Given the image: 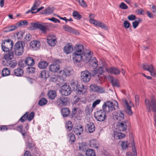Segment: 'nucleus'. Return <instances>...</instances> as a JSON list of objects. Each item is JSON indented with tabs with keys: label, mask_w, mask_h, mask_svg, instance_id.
Instances as JSON below:
<instances>
[{
	"label": "nucleus",
	"mask_w": 156,
	"mask_h": 156,
	"mask_svg": "<svg viewBox=\"0 0 156 156\" xmlns=\"http://www.w3.org/2000/svg\"><path fill=\"white\" fill-rule=\"evenodd\" d=\"M84 47L82 44H76L74 48V52L73 53V60L76 63L79 62L83 57L86 58L87 61L89 60L91 57V52L89 51L87 53H84Z\"/></svg>",
	"instance_id": "nucleus-1"
},
{
	"label": "nucleus",
	"mask_w": 156,
	"mask_h": 156,
	"mask_svg": "<svg viewBox=\"0 0 156 156\" xmlns=\"http://www.w3.org/2000/svg\"><path fill=\"white\" fill-rule=\"evenodd\" d=\"M145 103L147 111L150 112L152 111L155 113L154 119L155 122V126L156 127V100L155 96L152 95L150 101L146 99L145 100Z\"/></svg>",
	"instance_id": "nucleus-2"
},
{
	"label": "nucleus",
	"mask_w": 156,
	"mask_h": 156,
	"mask_svg": "<svg viewBox=\"0 0 156 156\" xmlns=\"http://www.w3.org/2000/svg\"><path fill=\"white\" fill-rule=\"evenodd\" d=\"M119 106L118 102L115 100L113 101H108L105 102L102 105V108L108 113L117 109Z\"/></svg>",
	"instance_id": "nucleus-3"
},
{
	"label": "nucleus",
	"mask_w": 156,
	"mask_h": 156,
	"mask_svg": "<svg viewBox=\"0 0 156 156\" xmlns=\"http://www.w3.org/2000/svg\"><path fill=\"white\" fill-rule=\"evenodd\" d=\"M26 125L25 126V129H23V126L22 125H20L19 126L15 127L14 129L20 132L22 135L23 138H28L29 139H31V136L30 135L29 132L28 130L29 129L30 125L28 123H25Z\"/></svg>",
	"instance_id": "nucleus-4"
},
{
	"label": "nucleus",
	"mask_w": 156,
	"mask_h": 156,
	"mask_svg": "<svg viewBox=\"0 0 156 156\" xmlns=\"http://www.w3.org/2000/svg\"><path fill=\"white\" fill-rule=\"evenodd\" d=\"M89 61L90 66H91V67H93L94 69L97 72H98L99 75L101 76H103V75H102L103 73L104 69H105V67L103 66H99L97 68L98 66V61L95 57H94L92 59L90 58Z\"/></svg>",
	"instance_id": "nucleus-5"
},
{
	"label": "nucleus",
	"mask_w": 156,
	"mask_h": 156,
	"mask_svg": "<svg viewBox=\"0 0 156 156\" xmlns=\"http://www.w3.org/2000/svg\"><path fill=\"white\" fill-rule=\"evenodd\" d=\"M25 46V43L23 41L16 42L13 47V51L15 54L18 56L21 55L23 52L24 48Z\"/></svg>",
	"instance_id": "nucleus-6"
},
{
	"label": "nucleus",
	"mask_w": 156,
	"mask_h": 156,
	"mask_svg": "<svg viewBox=\"0 0 156 156\" xmlns=\"http://www.w3.org/2000/svg\"><path fill=\"white\" fill-rule=\"evenodd\" d=\"M13 45L14 43L12 40L5 39L3 41L2 43V49L3 51L7 52L12 49Z\"/></svg>",
	"instance_id": "nucleus-7"
},
{
	"label": "nucleus",
	"mask_w": 156,
	"mask_h": 156,
	"mask_svg": "<svg viewBox=\"0 0 156 156\" xmlns=\"http://www.w3.org/2000/svg\"><path fill=\"white\" fill-rule=\"evenodd\" d=\"M44 24L45 23H44L39 22H32L30 23L31 27H33V30L39 29L41 30L44 34H46L47 27L46 25H45Z\"/></svg>",
	"instance_id": "nucleus-8"
},
{
	"label": "nucleus",
	"mask_w": 156,
	"mask_h": 156,
	"mask_svg": "<svg viewBox=\"0 0 156 156\" xmlns=\"http://www.w3.org/2000/svg\"><path fill=\"white\" fill-rule=\"evenodd\" d=\"M106 112L104 109L100 110L95 112L94 117L95 119L98 121L103 122L107 118L106 115Z\"/></svg>",
	"instance_id": "nucleus-9"
},
{
	"label": "nucleus",
	"mask_w": 156,
	"mask_h": 156,
	"mask_svg": "<svg viewBox=\"0 0 156 156\" xmlns=\"http://www.w3.org/2000/svg\"><path fill=\"white\" fill-rule=\"evenodd\" d=\"M68 98L62 96L57 98L54 104L59 107L66 106L68 103Z\"/></svg>",
	"instance_id": "nucleus-10"
},
{
	"label": "nucleus",
	"mask_w": 156,
	"mask_h": 156,
	"mask_svg": "<svg viewBox=\"0 0 156 156\" xmlns=\"http://www.w3.org/2000/svg\"><path fill=\"white\" fill-rule=\"evenodd\" d=\"M35 115V113L34 112H31L30 114L28 112H26L19 119L18 122L20 121L23 122L27 120L30 121L34 118Z\"/></svg>",
	"instance_id": "nucleus-11"
},
{
	"label": "nucleus",
	"mask_w": 156,
	"mask_h": 156,
	"mask_svg": "<svg viewBox=\"0 0 156 156\" xmlns=\"http://www.w3.org/2000/svg\"><path fill=\"white\" fill-rule=\"evenodd\" d=\"M91 78L90 73L87 70L82 71L80 74V80L82 82L87 83L89 82Z\"/></svg>",
	"instance_id": "nucleus-12"
},
{
	"label": "nucleus",
	"mask_w": 156,
	"mask_h": 156,
	"mask_svg": "<svg viewBox=\"0 0 156 156\" xmlns=\"http://www.w3.org/2000/svg\"><path fill=\"white\" fill-rule=\"evenodd\" d=\"M60 62L58 59H54V62L49 66V70L53 73H56L60 69V66L58 63Z\"/></svg>",
	"instance_id": "nucleus-13"
},
{
	"label": "nucleus",
	"mask_w": 156,
	"mask_h": 156,
	"mask_svg": "<svg viewBox=\"0 0 156 156\" xmlns=\"http://www.w3.org/2000/svg\"><path fill=\"white\" fill-rule=\"evenodd\" d=\"M60 88L61 94L65 96L69 95L72 91L70 87L66 83L62 86Z\"/></svg>",
	"instance_id": "nucleus-14"
},
{
	"label": "nucleus",
	"mask_w": 156,
	"mask_h": 156,
	"mask_svg": "<svg viewBox=\"0 0 156 156\" xmlns=\"http://www.w3.org/2000/svg\"><path fill=\"white\" fill-rule=\"evenodd\" d=\"M70 70L68 68H65L63 70L60 71L58 74V76L60 77L61 80H64L67 76L70 75Z\"/></svg>",
	"instance_id": "nucleus-15"
},
{
	"label": "nucleus",
	"mask_w": 156,
	"mask_h": 156,
	"mask_svg": "<svg viewBox=\"0 0 156 156\" xmlns=\"http://www.w3.org/2000/svg\"><path fill=\"white\" fill-rule=\"evenodd\" d=\"M89 21L91 23L94 24L96 26L100 27L101 28L105 30L108 29V26H106V25L103 22L94 20L92 18H90Z\"/></svg>",
	"instance_id": "nucleus-16"
},
{
	"label": "nucleus",
	"mask_w": 156,
	"mask_h": 156,
	"mask_svg": "<svg viewBox=\"0 0 156 156\" xmlns=\"http://www.w3.org/2000/svg\"><path fill=\"white\" fill-rule=\"evenodd\" d=\"M83 128L80 124H77L73 127V132L76 135H80L83 132Z\"/></svg>",
	"instance_id": "nucleus-17"
},
{
	"label": "nucleus",
	"mask_w": 156,
	"mask_h": 156,
	"mask_svg": "<svg viewBox=\"0 0 156 156\" xmlns=\"http://www.w3.org/2000/svg\"><path fill=\"white\" fill-rule=\"evenodd\" d=\"M86 131L90 133L93 132L95 130L94 124L92 122H88L85 126Z\"/></svg>",
	"instance_id": "nucleus-18"
},
{
	"label": "nucleus",
	"mask_w": 156,
	"mask_h": 156,
	"mask_svg": "<svg viewBox=\"0 0 156 156\" xmlns=\"http://www.w3.org/2000/svg\"><path fill=\"white\" fill-rule=\"evenodd\" d=\"M90 73L91 77H94L95 76L96 80L98 83H101L104 81V76H101L100 75H99L95 69Z\"/></svg>",
	"instance_id": "nucleus-19"
},
{
	"label": "nucleus",
	"mask_w": 156,
	"mask_h": 156,
	"mask_svg": "<svg viewBox=\"0 0 156 156\" xmlns=\"http://www.w3.org/2000/svg\"><path fill=\"white\" fill-rule=\"evenodd\" d=\"M126 122L127 121L126 120L124 121L122 120L118 122L117 129L118 131H124L126 129L127 127Z\"/></svg>",
	"instance_id": "nucleus-20"
},
{
	"label": "nucleus",
	"mask_w": 156,
	"mask_h": 156,
	"mask_svg": "<svg viewBox=\"0 0 156 156\" xmlns=\"http://www.w3.org/2000/svg\"><path fill=\"white\" fill-rule=\"evenodd\" d=\"M63 28L65 31L70 33L75 34L76 35L80 34V33L77 30L73 28L68 25H63Z\"/></svg>",
	"instance_id": "nucleus-21"
},
{
	"label": "nucleus",
	"mask_w": 156,
	"mask_h": 156,
	"mask_svg": "<svg viewBox=\"0 0 156 156\" xmlns=\"http://www.w3.org/2000/svg\"><path fill=\"white\" fill-rule=\"evenodd\" d=\"M87 91V88L85 86L80 84L75 90V92L77 94H84Z\"/></svg>",
	"instance_id": "nucleus-22"
},
{
	"label": "nucleus",
	"mask_w": 156,
	"mask_h": 156,
	"mask_svg": "<svg viewBox=\"0 0 156 156\" xmlns=\"http://www.w3.org/2000/svg\"><path fill=\"white\" fill-rule=\"evenodd\" d=\"M123 111H116L114 112L115 118L119 121H121L124 119Z\"/></svg>",
	"instance_id": "nucleus-23"
},
{
	"label": "nucleus",
	"mask_w": 156,
	"mask_h": 156,
	"mask_svg": "<svg viewBox=\"0 0 156 156\" xmlns=\"http://www.w3.org/2000/svg\"><path fill=\"white\" fill-rule=\"evenodd\" d=\"M30 48H32L34 50H38L40 47V42L34 40L30 42Z\"/></svg>",
	"instance_id": "nucleus-24"
},
{
	"label": "nucleus",
	"mask_w": 156,
	"mask_h": 156,
	"mask_svg": "<svg viewBox=\"0 0 156 156\" xmlns=\"http://www.w3.org/2000/svg\"><path fill=\"white\" fill-rule=\"evenodd\" d=\"M25 138L27 139V142L26 143L27 144L28 148L29 150L32 151L33 149L34 150L36 148V147L35 144L32 143V138L31 137V139H29L28 138Z\"/></svg>",
	"instance_id": "nucleus-25"
},
{
	"label": "nucleus",
	"mask_w": 156,
	"mask_h": 156,
	"mask_svg": "<svg viewBox=\"0 0 156 156\" xmlns=\"http://www.w3.org/2000/svg\"><path fill=\"white\" fill-rule=\"evenodd\" d=\"M25 66H32L35 64V61L33 58L30 57H27L25 60Z\"/></svg>",
	"instance_id": "nucleus-26"
},
{
	"label": "nucleus",
	"mask_w": 156,
	"mask_h": 156,
	"mask_svg": "<svg viewBox=\"0 0 156 156\" xmlns=\"http://www.w3.org/2000/svg\"><path fill=\"white\" fill-rule=\"evenodd\" d=\"M47 95L49 99L55 100L57 97V92L55 90H50L48 92Z\"/></svg>",
	"instance_id": "nucleus-27"
},
{
	"label": "nucleus",
	"mask_w": 156,
	"mask_h": 156,
	"mask_svg": "<svg viewBox=\"0 0 156 156\" xmlns=\"http://www.w3.org/2000/svg\"><path fill=\"white\" fill-rule=\"evenodd\" d=\"M73 47L72 44L70 43H68L64 47V52L66 53L67 54L70 53L73 50Z\"/></svg>",
	"instance_id": "nucleus-28"
},
{
	"label": "nucleus",
	"mask_w": 156,
	"mask_h": 156,
	"mask_svg": "<svg viewBox=\"0 0 156 156\" xmlns=\"http://www.w3.org/2000/svg\"><path fill=\"white\" fill-rule=\"evenodd\" d=\"M107 71L111 74L118 75L120 74V71L116 67H111L108 68Z\"/></svg>",
	"instance_id": "nucleus-29"
},
{
	"label": "nucleus",
	"mask_w": 156,
	"mask_h": 156,
	"mask_svg": "<svg viewBox=\"0 0 156 156\" xmlns=\"http://www.w3.org/2000/svg\"><path fill=\"white\" fill-rule=\"evenodd\" d=\"M50 72L46 70L41 71L40 77V78L46 79L50 76Z\"/></svg>",
	"instance_id": "nucleus-30"
},
{
	"label": "nucleus",
	"mask_w": 156,
	"mask_h": 156,
	"mask_svg": "<svg viewBox=\"0 0 156 156\" xmlns=\"http://www.w3.org/2000/svg\"><path fill=\"white\" fill-rule=\"evenodd\" d=\"M7 52H8V53L4 55V58L5 59L7 60L8 61H9V60H11L13 58V51L11 50Z\"/></svg>",
	"instance_id": "nucleus-31"
},
{
	"label": "nucleus",
	"mask_w": 156,
	"mask_h": 156,
	"mask_svg": "<svg viewBox=\"0 0 156 156\" xmlns=\"http://www.w3.org/2000/svg\"><path fill=\"white\" fill-rule=\"evenodd\" d=\"M61 112L62 116L63 117H66L69 116L70 111L69 108L65 107L62 109Z\"/></svg>",
	"instance_id": "nucleus-32"
},
{
	"label": "nucleus",
	"mask_w": 156,
	"mask_h": 156,
	"mask_svg": "<svg viewBox=\"0 0 156 156\" xmlns=\"http://www.w3.org/2000/svg\"><path fill=\"white\" fill-rule=\"evenodd\" d=\"M49 63L45 61H42L39 62L38 64V66L40 69H45L48 65Z\"/></svg>",
	"instance_id": "nucleus-33"
},
{
	"label": "nucleus",
	"mask_w": 156,
	"mask_h": 156,
	"mask_svg": "<svg viewBox=\"0 0 156 156\" xmlns=\"http://www.w3.org/2000/svg\"><path fill=\"white\" fill-rule=\"evenodd\" d=\"M16 124L9 125L8 126H6L5 125H1L0 126V130L2 131H4L5 130H8L9 129H14L13 128H15V127Z\"/></svg>",
	"instance_id": "nucleus-34"
},
{
	"label": "nucleus",
	"mask_w": 156,
	"mask_h": 156,
	"mask_svg": "<svg viewBox=\"0 0 156 156\" xmlns=\"http://www.w3.org/2000/svg\"><path fill=\"white\" fill-rule=\"evenodd\" d=\"M47 42L48 44L51 46H54L56 42V40L55 39L53 38L51 36L48 37L47 38Z\"/></svg>",
	"instance_id": "nucleus-35"
},
{
	"label": "nucleus",
	"mask_w": 156,
	"mask_h": 156,
	"mask_svg": "<svg viewBox=\"0 0 156 156\" xmlns=\"http://www.w3.org/2000/svg\"><path fill=\"white\" fill-rule=\"evenodd\" d=\"M14 73L15 76H20L23 74V69L19 68L14 69Z\"/></svg>",
	"instance_id": "nucleus-36"
},
{
	"label": "nucleus",
	"mask_w": 156,
	"mask_h": 156,
	"mask_svg": "<svg viewBox=\"0 0 156 156\" xmlns=\"http://www.w3.org/2000/svg\"><path fill=\"white\" fill-rule=\"evenodd\" d=\"M65 127L66 129L69 132L72 129H73V125L72 122L70 120L66 122Z\"/></svg>",
	"instance_id": "nucleus-37"
},
{
	"label": "nucleus",
	"mask_w": 156,
	"mask_h": 156,
	"mask_svg": "<svg viewBox=\"0 0 156 156\" xmlns=\"http://www.w3.org/2000/svg\"><path fill=\"white\" fill-rule=\"evenodd\" d=\"M111 82L113 87H119V82L118 80L113 77H111Z\"/></svg>",
	"instance_id": "nucleus-38"
},
{
	"label": "nucleus",
	"mask_w": 156,
	"mask_h": 156,
	"mask_svg": "<svg viewBox=\"0 0 156 156\" xmlns=\"http://www.w3.org/2000/svg\"><path fill=\"white\" fill-rule=\"evenodd\" d=\"M68 138L71 144H73L76 140L75 135L72 133H69L68 134Z\"/></svg>",
	"instance_id": "nucleus-39"
},
{
	"label": "nucleus",
	"mask_w": 156,
	"mask_h": 156,
	"mask_svg": "<svg viewBox=\"0 0 156 156\" xmlns=\"http://www.w3.org/2000/svg\"><path fill=\"white\" fill-rule=\"evenodd\" d=\"M89 145L90 147L98 148V147L97 141L94 139L91 140L89 141Z\"/></svg>",
	"instance_id": "nucleus-40"
},
{
	"label": "nucleus",
	"mask_w": 156,
	"mask_h": 156,
	"mask_svg": "<svg viewBox=\"0 0 156 156\" xmlns=\"http://www.w3.org/2000/svg\"><path fill=\"white\" fill-rule=\"evenodd\" d=\"M125 136V134L121 132H116L114 134V138L116 139H121Z\"/></svg>",
	"instance_id": "nucleus-41"
},
{
	"label": "nucleus",
	"mask_w": 156,
	"mask_h": 156,
	"mask_svg": "<svg viewBox=\"0 0 156 156\" xmlns=\"http://www.w3.org/2000/svg\"><path fill=\"white\" fill-rule=\"evenodd\" d=\"M86 154L87 156H95V151L91 149H87L86 151Z\"/></svg>",
	"instance_id": "nucleus-42"
},
{
	"label": "nucleus",
	"mask_w": 156,
	"mask_h": 156,
	"mask_svg": "<svg viewBox=\"0 0 156 156\" xmlns=\"http://www.w3.org/2000/svg\"><path fill=\"white\" fill-rule=\"evenodd\" d=\"M79 84L77 81L73 80L71 83V85L73 90L75 91Z\"/></svg>",
	"instance_id": "nucleus-43"
},
{
	"label": "nucleus",
	"mask_w": 156,
	"mask_h": 156,
	"mask_svg": "<svg viewBox=\"0 0 156 156\" xmlns=\"http://www.w3.org/2000/svg\"><path fill=\"white\" fill-rule=\"evenodd\" d=\"M10 71L9 68H5L3 69L2 72V76H5L9 75L10 74Z\"/></svg>",
	"instance_id": "nucleus-44"
},
{
	"label": "nucleus",
	"mask_w": 156,
	"mask_h": 156,
	"mask_svg": "<svg viewBox=\"0 0 156 156\" xmlns=\"http://www.w3.org/2000/svg\"><path fill=\"white\" fill-rule=\"evenodd\" d=\"M53 12V10L50 7H48L45 10H43L41 14H51Z\"/></svg>",
	"instance_id": "nucleus-45"
},
{
	"label": "nucleus",
	"mask_w": 156,
	"mask_h": 156,
	"mask_svg": "<svg viewBox=\"0 0 156 156\" xmlns=\"http://www.w3.org/2000/svg\"><path fill=\"white\" fill-rule=\"evenodd\" d=\"M137 20H136L132 23V25L134 29H136L138 26L139 23L142 21V19L140 18H136Z\"/></svg>",
	"instance_id": "nucleus-46"
},
{
	"label": "nucleus",
	"mask_w": 156,
	"mask_h": 156,
	"mask_svg": "<svg viewBox=\"0 0 156 156\" xmlns=\"http://www.w3.org/2000/svg\"><path fill=\"white\" fill-rule=\"evenodd\" d=\"M79 148L80 150H81L83 151H86L87 148V144L84 142L80 144H79Z\"/></svg>",
	"instance_id": "nucleus-47"
},
{
	"label": "nucleus",
	"mask_w": 156,
	"mask_h": 156,
	"mask_svg": "<svg viewBox=\"0 0 156 156\" xmlns=\"http://www.w3.org/2000/svg\"><path fill=\"white\" fill-rule=\"evenodd\" d=\"M48 102L47 99L44 98H41L39 101L38 104L40 106L45 105Z\"/></svg>",
	"instance_id": "nucleus-48"
},
{
	"label": "nucleus",
	"mask_w": 156,
	"mask_h": 156,
	"mask_svg": "<svg viewBox=\"0 0 156 156\" xmlns=\"http://www.w3.org/2000/svg\"><path fill=\"white\" fill-rule=\"evenodd\" d=\"M73 16L76 19L79 20L82 18V16L79 12L76 11L73 12Z\"/></svg>",
	"instance_id": "nucleus-49"
},
{
	"label": "nucleus",
	"mask_w": 156,
	"mask_h": 156,
	"mask_svg": "<svg viewBox=\"0 0 156 156\" xmlns=\"http://www.w3.org/2000/svg\"><path fill=\"white\" fill-rule=\"evenodd\" d=\"M28 22L26 20L20 21L17 22L16 24L18 26H20L24 25H27Z\"/></svg>",
	"instance_id": "nucleus-50"
},
{
	"label": "nucleus",
	"mask_w": 156,
	"mask_h": 156,
	"mask_svg": "<svg viewBox=\"0 0 156 156\" xmlns=\"http://www.w3.org/2000/svg\"><path fill=\"white\" fill-rule=\"evenodd\" d=\"M27 71L28 74L34 73L35 71V68L32 66L28 67L27 69Z\"/></svg>",
	"instance_id": "nucleus-51"
},
{
	"label": "nucleus",
	"mask_w": 156,
	"mask_h": 156,
	"mask_svg": "<svg viewBox=\"0 0 156 156\" xmlns=\"http://www.w3.org/2000/svg\"><path fill=\"white\" fill-rule=\"evenodd\" d=\"M153 66L152 65H149L147 63H145L143 65L142 69L144 70L149 71V70L151 69V66Z\"/></svg>",
	"instance_id": "nucleus-52"
},
{
	"label": "nucleus",
	"mask_w": 156,
	"mask_h": 156,
	"mask_svg": "<svg viewBox=\"0 0 156 156\" xmlns=\"http://www.w3.org/2000/svg\"><path fill=\"white\" fill-rule=\"evenodd\" d=\"M9 67L12 68H13L15 67L17 65V62L16 60H10L9 61Z\"/></svg>",
	"instance_id": "nucleus-53"
},
{
	"label": "nucleus",
	"mask_w": 156,
	"mask_h": 156,
	"mask_svg": "<svg viewBox=\"0 0 156 156\" xmlns=\"http://www.w3.org/2000/svg\"><path fill=\"white\" fill-rule=\"evenodd\" d=\"M151 69L148 71L150 72V74L151 76L153 77L156 76L155 69L154 68L153 66H151Z\"/></svg>",
	"instance_id": "nucleus-54"
},
{
	"label": "nucleus",
	"mask_w": 156,
	"mask_h": 156,
	"mask_svg": "<svg viewBox=\"0 0 156 156\" xmlns=\"http://www.w3.org/2000/svg\"><path fill=\"white\" fill-rule=\"evenodd\" d=\"M24 33H23L21 31H20L19 32H18L17 33L15 34L14 36L15 37L17 36V37L18 39H21L23 37Z\"/></svg>",
	"instance_id": "nucleus-55"
},
{
	"label": "nucleus",
	"mask_w": 156,
	"mask_h": 156,
	"mask_svg": "<svg viewBox=\"0 0 156 156\" xmlns=\"http://www.w3.org/2000/svg\"><path fill=\"white\" fill-rule=\"evenodd\" d=\"M129 145L127 144V141H123L121 143V146L123 150H125L127 148Z\"/></svg>",
	"instance_id": "nucleus-56"
},
{
	"label": "nucleus",
	"mask_w": 156,
	"mask_h": 156,
	"mask_svg": "<svg viewBox=\"0 0 156 156\" xmlns=\"http://www.w3.org/2000/svg\"><path fill=\"white\" fill-rule=\"evenodd\" d=\"M126 113L129 115H131L133 114V112L131 109V107L129 105L126 106Z\"/></svg>",
	"instance_id": "nucleus-57"
},
{
	"label": "nucleus",
	"mask_w": 156,
	"mask_h": 156,
	"mask_svg": "<svg viewBox=\"0 0 156 156\" xmlns=\"http://www.w3.org/2000/svg\"><path fill=\"white\" fill-rule=\"evenodd\" d=\"M98 86L96 84H93L90 85V87L92 91L96 92L97 90L98 89Z\"/></svg>",
	"instance_id": "nucleus-58"
},
{
	"label": "nucleus",
	"mask_w": 156,
	"mask_h": 156,
	"mask_svg": "<svg viewBox=\"0 0 156 156\" xmlns=\"http://www.w3.org/2000/svg\"><path fill=\"white\" fill-rule=\"evenodd\" d=\"M39 1V0L37 1ZM36 4H37V1L35 0L34 4L33 6L31 8V10H32V11L37 9V7L39 6V4L36 5Z\"/></svg>",
	"instance_id": "nucleus-59"
},
{
	"label": "nucleus",
	"mask_w": 156,
	"mask_h": 156,
	"mask_svg": "<svg viewBox=\"0 0 156 156\" xmlns=\"http://www.w3.org/2000/svg\"><path fill=\"white\" fill-rule=\"evenodd\" d=\"M79 4L82 7H86L87 6V4L84 0H78Z\"/></svg>",
	"instance_id": "nucleus-60"
},
{
	"label": "nucleus",
	"mask_w": 156,
	"mask_h": 156,
	"mask_svg": "<svg viewBox=\"0 0 156 156\" xmlns=\"http://www.w3.org/2000/svg\"><path fill=\"white\" fill-rule=\"evenodd\" d=\"M123 26L124 27L126 28H129L130 27H131L130 23L127 20H125L124 22Z\"/></svg>",
	"instance_id": "nucleus-61"
},
{
	"label": "nucleus",
	"mask_w": 156,
	"mask_h": 156,
	"mask_svg": "<svg viewBox=\"0 0 156 156\" xmlns=\"http://www.w3.org/2000/svg\"><path fill=\"white\" fill-rule=\"evenodd\" d=\"M120 8L123 9H126L128 8V6L124 2H122L119 5Z\"/></svg>",
	"instance_id": "nucleus-62"
},
{
	"label": "nucleus",
	"mask_w": 156,
	"mask_h": 156,
	"mask_svg": "<svg viewBox=\"0 0 156 156\" xmlns=\"http://www.w3.org/2000/svg\"><path fill=\"white\" fill-rule=\"evenodd\" d=\"M128 19L130 21L134 20L136 19V16L134 15H129L127 17Z\"/></svg>",
	"instance_id": "nucleus-63"
},
{
	"label": "nucleus",
	"mask_w": 156,
	"mask_h": 156,
	"mask_svg": "<svg viewBox=\"0 0 156 156\" xmlns=\"http://www.w3.org/2000/svg\"><path fill=\"white\" fill-rule=\"evenodd\" d=\"M101 101L100 99H97L94 101L92 104V107L94 108L97 105L100 103Z\"/></svg>",
	"instance_id": "nucleus-64"
}]
</instances>
